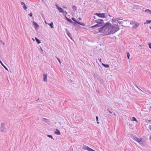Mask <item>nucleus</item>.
<instances>
[{"label":"nucleus","mask_w":151,"mask_h":151,"mask_svg":"<svg viewBox=\"0 0 151 151\" xmlns=\"http://www.w3.org/2000/svg\"><path fill=\"white\" fill-rule=\"evenodd\" d=\"M110 25L111 23L110 22H107L104 24L103 26L99 29V32L103 33L105 35H109L108 28Z\"/></svg>","instance_id":"nucleus-1"},{"label":"nucleus","mask_w":151,"mask_h":151,"mask_svg":"<svg viewBox=\"0 0 151 151\" xmlns=\"http://www.w3.org/2000/svg\"><path fill=\"white\" fill-rule=\"evenodd\" d=\"M119 28L118 25V24H113L111 25V24L110 26L108 28V30H109V35L111 34H113L119 30Z\"/></svg>","instance_id":"nucleus-2"},{"label":"nucleus","mask_w":151,"mask_h":151,"mask_svg":"<svg viewBox=\"0 0 151 151\" xmlns=\"http://www.w3.org/2000/svg\"><path fill=\"white\" fill-rule=\"evenodd\" d=\"M1 128V132H6V129L5 127V124L4 123H1V127L0 129Z\"/></svg>","instance_id":"nucleus-3"},{"label":"nucleus","mask_w":151,"mask_h":151,"mask_svg":"<svg viewBox=\"0 0 151 151\" xmlns=\"http://www.w3.org/2000/svg\"><path fill=\"white\" fill-rule=\"evenodd\" d=\"M94 15L97 16L99 17L102 18H106L107 17L106 16H105V13H95Z\"/></svg>","instance_id":"nucleus-4"},{"label":"nucleus","mask_w":151,"mask_h":151,"mask_svg":"<svg viewBox=\"0 0 151 151\" xmlns=\"http://www.w3.org/2000/svg\"><path fill=\"white\" fill-rule=\"evenodd\" d=\"M131 137L134 140L138 142H140L141 139V138H138L137 137L135 136L134 135H132Z\"/></svg>","instance_id":"nucleus-5"},{"label":"nucleus","mask_w":151,"mask_h":151,"mask_svg":"<svg viewBox=\"0 0 151 151\" xmlns=\"http://www.w3.org/2000/svg\"><path fill=\"white\" fill-rule=\"evenodd\" d=\"M71 19H72V20L73 21H74L76 23L78 24H80L81 26H85V24L83 23L79 22L77 21L76 20L75 18H74L72 17V18Z\"/></svg>","instance_id":"nucleus-6"},{"label":"nucleus","mask_w":151,"mask_h":151,"mask_svg":"<svg viewBox=\"0 0 151 151\" xmlns=\"http://www.w3.org/2000/svg\"><path fill=\"white\" fill-rule=\"evenodd\" d=\"M94 22L96 23H97L98 24H104V22H103V20L101 19H98L96 20H95L94 21Z\"/></svg>","instance_id":"nucleus-7"},{"label":"nucleus","mask_w":151,"mask_h":151,"mask_svg":"<svg viewBox=\"0 0 151 151\" xmlns=\"http://www.w3.org/2000/svg\"><path fill=\"white\" fill-rule=\"evenodd\" d=\"M65 32L69 36V37L70 38V39L71 40H73L71 34L69 32L68 30L67 29H65Z\"/></svg>","instance_id":"nucleus-8"},{"label":"nucleus","mask_w":151,"mask_h":151,"mask_svg":"<svg viewBox=\"0 0 151 151\" xmlns=\"http://www.w3.org/2000/svg\"><path fill=\"white\" fill-rule=\"evenodd\" d=\"M102 24H98V23H97V24H96L95 25L93 26H91V28H93L94 27H99L101 26H102Z\"/></svg>","instance_id":"nucleus-9"},{"label":"nucleus","mask_w":151,"mask_h":151,"mask_svg":"<svg viewBox=\"0 0 151 151\" xmlns=\"http://www.w3.org/2000/svg\"><path fill=\"white\" fill-rule=\"evenodd\" d=\"M56 6L57 7L58 9L59 10L60 12L63 13V8L58 6L57 5H56Z\"/></svg>","instance_id":"nucleus-10"},{"label":"nucleus","mask_w":151,"mask_h":151,"mask_svg":"<svg viewBox=\"0 0 151 151\" xmlns=\"http://www.w3.org/2000/svg\"><path fill=\"white\" fill-rule=\"evenodd\" d=\"M118 20H122V19H119V18H113L111 19V22H112V23H113L114 22H116V21H118Z\"/></svg>","instance_id":"nucleus-11"},{"label":"nucleus","mask_w":151,"mask_h":151,"mask_svg":"<svg viewBox=\"0 0 151 151\" xmlns=\"http://www.w3.org/2000/svg\"><path fill=\"white\" fill-rule=\"evenodd\" d=\"M33 24L34 25L35 29H38L39 27L38 24L36 22H33Z\"/></svg>","instance_id":"nucleus-12"},{"label":"nucleus","mask_w":151,"mask_h":151,"mask_svg":"<svg viewBox=\"0 0 151 151\" xmlns=\"http://www.w3.org/2000/svg\"><path fill=\"white\" fill-rule=\"evenodd\" d=\"M21 4L23 6V7L24 9L26 10V9L27 8L24 3L22 2H21Z\"/></svg>","instance_id":"nucleus-13"},{"label":"nucleus","mask_w":151,"mask_h":151,"mask_svg":"<svg viewBox=\"0 0 151 151\" xmlns=\"http://www.w3.org/2000/svg\"><path fill=\"white\" fill-rule=\"evenodd\" d=\"M43 77H44V80L43 81H47V75L45 74V73H44L43 74Z\"/></svg>","instance_id":"nucleus-14"},{"label":"nucleus","mask_w":151,"mask_h":151,"mask_svg":"<svg viewBox=\"0 0 151 151\" xmlns=\"http://www.w3.org/2000/svg\"><path fill=\"white\" fill-rule=\"evenodd\" d=\"M42 121L43 122H45L46 123H47L48 122V120L46 118H42Z\"/></svg>","instance_id":"nucleus-15"},{"label":"nucleus","mask_w":151,"mask_h":151,"mask_svg":"<svg viewBox=\"0 0 151 151\" xmlns=\"http://www.w3.org/2000/svg\"><path fill=\"white\" fill-rule=\"evenodd\" d=\"M139 25L138 23L137 22H135L134 24L133 25L132 27L134 28H136Z\"/></svg>","instance_id":"nucleus-16"},{"label":"nucleus","mask_w":151,"mask_h":151,"mask_svg":"<svg viewBox=\"0 0 151 151\" xmlns=\"http://www.w3.org/2000/svg\"><path fill=\"white\" fill-rule=\"evenodd\" d=\"M55 133L57 135H60V131L58 129H56V131L55 132Z\"/></svg>","instance_id":"nucleus-17"},{"label":"nucleus","mask_w":151,"mask_h":151,"mask_svg":"<svg viewBox=\"0 0 151 151\" xmlns=\"http://www.w3.org/2000/svg\"><path fill=\"white\" fill-rule=\"evenodd\" d=\"M0 63L1 64V65L6 70H8L7 68L5 66L2 62L0 60Z\"/></svg>","instance_id":"nucleus-18"},{"label":"nucleus","mask_w":151,"mask_h":151,"mask_svg":"<svg viewBox=\"0 0 151 151\" xmlns=\"http://www.w3.org/2000/svg\"><path fill=\"white\" fill-rule=\"evenodd\" d=\"M145 12L146 13H148L149 14H151V10L149 9H146L145 11Z\"/></svg>","instance_id":"nucleus-19"},{"label":"nucleus","mask_w":151,"mask_h":151,"mask_svg":"<svg viewBox=\"0 0 151 151\" xmlns=\"http://www.w3.org/2000/svg\"><path fill=\"white\" fill-rule=\"evenodd\" d=\"M35 39L36 40V41L37 42L38 44H39L41 43L40 40H39L37 37L35 38Z\"/></svg>","instance_id":"nucleus-20"},{"label":"nucleus","mask_w":151,"mask_h":151,"mask_svg":"<svg viewBox=\"0 0 151 151\" xmlns=\"http://www.w3.org/2000/svg\"><path fill=\"white\" fill-rule=\"evenodd\" d=\"M48 24L50 26V27L51 28H53V23L52 22H51L50 23Z\"/></svg>","instance_id":"nucleus-21"},{"label":"nucleus","mask_w":151,"mask_h":151,"mask_svg":"<svg viewBox=\"0 0 151 151\" xmlns=\"http://www.w3.org/2000/svg\"><path fill=\"white\" fill-rule=\"evenodd\" d=\"M102 65L105 67L106 68H108L109 67V65L108 64H105L104 63H102Z\"/></svg>","instance_id":"nucleus-22"},{"label":"nucleus","mask_w":151,"mask_h":151,"mask_svg":"<svg viewBox=\"0 0 151 151\" xmlns=\"http://www.w3.org/2000/svg\"><path fill=\"white\" fill-rule=\"evenodd\" d=\"M88 147V146L86 145H83V146L82 147V149L83 150H87V148Z\"/></svg>","instance_id":"nucleus-23"},{"label":"nucleus","mask_w":151,"mask_h":151,"mask_svg":"<svg viewBox=\"0 0 151 151\" xmlns=\"http://www.w3.org/2000/svg\"><path fill=\"white\" fill-rule=\"evenodd\" d=\"M86 150L88 151H93V149L89 147H87Z\"/></svg>","instance_id":"nucleus-24"},{"label":"nucleus","mask_w":151,"mask_h":151,"mask_svg":"<svg viewBox=\"0 0 151 151\" xmlns=\"http://www.w3.org/2000/svg\"><path fill=\"white\" fill-rule=\"evenodd\" d=\"M132 120L134 121H135L136 122H137V121L135 117H132Z\"/></svg>","instance_id":"nucleus-25"},{"label":"nucleus","mask_w":151,"mask_h":151,"mask_svg":"<svg viewBox=\"0 0 151 151\" xmlns=\"http://www.w3.org/2000/svg\"><path fill=\"white\" fill-rule=\"evenodd\" d=\"M72 9L76 11V7L75 6H72Z\"/></svg>","instance_id":"nucleus-26"},{"label":"nucleus","mask_w":151,"mask_h":151,"mask_svg":"<svg viewBox=\"0 0 151 151\" xmlns=\"http://www.w3.org/2000/svg\"><path fill=\"white\" fill-rule=\"evenodd\" d=\"M67 21L70 23H73V21L70 19H68Z\"/></svg>","instance_id":"nucleus-27"},{"label":"nucleus","mask_w":151,"mask_h":151,"mask_svg":"<svg viewBox=\"0 0 151 151\" xmlns=\"http://www.w3.org/2000/svg\"><path fill=\"white\" fill-rule=\"evenodd\" d=\"M127 57L129 59V56H130V54L129 52H127Z\"/></svg>","instance_id":"nucleus-28"},{"label":"nucleus","mask_w":151,"mask_h":151,"mask_svg":"<svg viewBox=\"0 0 151 151\" xmlns=\"http://www.w3.org/2000/svg\"><path fill=\"white\" fill-rule=\"evenodd\" d=\"M96 120L97 121V123L98 124H99V122H98V116H97L96 117Z\"/></svg>","instance_id":"nucleus-29"},{"label":"nucleus","mask_w":151,"mask_h":151,"mask_svg":"<svg viewBox=\"0 0 151 151\" xmlns=\"http://www.w3.org/2000/svg\"><path fill=\"white\" fill-rule=\"evenodd\" d=\"M47 136L48 137L51 138L52 139H54L52 137V135L47 134Z\"/></svg>","instance_id":"nucleus-30"},{"label":"nucleus","mask_w":151,"mask_h":151,"mask_svg":"<svg viewBox=\"0 0 151 151\" xmlns=\"http://www.w3.org/2000/svg\"><path fill=\"white\" fill-rule=\"evenodd\" d=\"M135 22L134 21H131L130 22V24H132L133 25L134 24Z\"/></svg>","instance_id":"nucleus-31"},{"label":"nucleus","mask_w":151,"mask_h":151,"mask_svg":"<svg viewBox=\"0 0 151 151\" xmlns=\"http://www.w3.org/2000/svg\"><path fill=\"white\" fill-rule=\"evenodd\" d=\"M151 22V20H147L146 21V23H147V24H149Z\"/></svg>","instance_id":"nucleus-32"},{"label":"nucleus","mask_w":151,"mask_h":151,"mask_svg":"<svg viewBox=\"0 0 151 151\" xmlns=\"http://www.w3.org/2000/svg\"><path fill=\"white\" fill-rule=\"evenodd\" d=\"M56 58L58 60V62H59V63L60 64H61V61H60V59H59V58H58L57 57H56Z\"/></svg>","instance_id":"nucleus-33"},{"label":"nucleus","mask_w":151,"mask_h":151,"mask_svg":"<svg viewBox=\"0 0 151 151\" xmlns=\"http://www.w3.org/2000/svg\"><path fill=\"white\" fill-rule=\"evenodd\" d=\"M119 20H118L117 22L119 24H122L123 23V21H120Z\"/></svg>","instance_id":"nucleus-34"},{"label":"nucleus","mask_w":151,"mask_h":151,"mask_svg":"<svg viewBox=\"0 0 151 151\" xmlns=\"http://www.w3.org/2000/svg\"><path fill=\"white\" fill-rule=\"evenodd\" d=\"M148 45L149 47L151 49V44L150 42L148 43Z\"/></svg>","instance_id":"nucleus-35"},{"label":"nucleus","mask_w":151,"mask_h":151,"mask_svg":"<svg viewBox=\"0 0 151 151\" xmlns=\"http://www.w3.org/2000/svg\"><path fill=\"white\" fill-rule=\"evenodd\" d=\"M151 122V120H146V122L147 123H148L149 122Z\"/></svg>","instance_id":"nucleus-36"},{"label":"nucleus","mask_w":151,"mask_h":151,"mask_svg":"<svg viewBox=\"0 0 151 151\" xmlns=\"http://www.w3.org/2000/svg\"><path fill=\"white\" fill-rule=\"evenodd\" d=\"M29 15L30 16V17H32V12H31L29 14Z\"/></svg>","instance_id":"nucleus-37"},{"label":"nucleus","mask_w":151,"mask_h":151,"mask_svg":"<svg viewBox=\"0 0 151 151\" xmlns=\"http://www.w3.org/2000/svg\"><path fill=\"white\" fill-rule=\"evenodd\" d=\"M76 22H73V23H72L74 25V26H75L76 25Z\"/></svg>","instance_id":"nucleus-38"},{"label":"nucleus","mask_w":151,"mask_h":151,"mask_svg":"<svg viewBox=\"0 0 151 151\" xmlns=\"http://www.w3.org/2000/svg\"><path fill=\"white\" fill-rule=\"evenodd\" d=\"M107 111L110 113L112 114V112L110 110H109V109H107Z\"/></svg>","instance_id":"nucleus-39"},{"label":"nucleus","mask_w":151,"mask_h":151,"mask_svg":"<svg viewBox=\"0 0 151 151\" xmlns=\"http://www.w3.org/2000/svg\"><path fill=\"white\" fill-rule=\"evenodd\" d=\"M149 128L150 129V130L151 131V125H150L149 126Z\"/></svg>","instance_id":"nucleus-40"},{"label":"nucleus","mask_w":151,"mask_h":151,"mask_svg":"<svg viewBox=\"0 0 151 151\" xmlns=\"http://www.w3.org/2000/svg\"><path fill=\"white\" fill-rule=\"evenodd\" d=\"M65 19H66L67 21H68V19H69V18H67V17L66 16H65Z\"/></svg>","instance_id":"nucleus-41"},{"label":"nucleus","mask_w":151,"mask_h":151,"mask_svg":"<svg viewBox=\"0 0 151 151\" xmlns=\"http://www.w3.org/2000/svg\"><path fill=\"white\" fill-rule=\"evenodd\" d=\"M77 27H80V26L79 25H77Z\"/></svg>","instance_id":"nucleus-42"},{"label":"nucleus","mask_w":151,"mask_h":151,"mask_svg":"<svg viewBox=\"0 0 151 151\" xmlns=\"http://www.w3.org/2000/svg\"><path fill=\"white\" fill-rule=\"evenodd\" d=\"M0 42H1V43H2L3 42L2 40H0Z\"/></svg>","instance_id":"nucleus-43"},{"label":"nucleus","mask_w":151,"mask_h":151,"mask_svg":"<svg viewBox=\"0 0 151 151\" xmlns=\"http://www.w3.org/2000/svg\"><path fill=\"white\" fill-rule=\"evenodd\" d=\"M78 19H79L80 20H81V19L80 18H78Z\"/></svg>","instance_id":"nucleus-44"},{"label":"nucleus","mask_w":151,"mask_h":151,"mask_svg":"<svg viewBox=\"0 0 151 151\" xmlns=\"http://www.w3.org/2000/svg\"><path fill=\"white\" fill-rule=\"evenodd\" d=\"M108 16L110 17H111V15L109 14Z\"/></svg>","instance_id":"nucleus-45"},{"label":"nucleus","mask_w":151,"mask_h":151,"mask_svg":"<svg viewBox=\"0 0 151 151\" xmlns=\"http://www.w3.org/2000/svg\"><path fill=\"white\" fill-rule=\"evenodd\" d=\"M2 43L4 45V42H2Z\"/></svg>","instance_id":"nucleus-46"},{"label":"nucleus","mask_w":151,"mask_h":151,"mask_svg":"<svg viewBox=\"0 0 151 151\" xmlns=\"http://www.w3.org/2000/svg\"><path fill=\"white\" fill-rule=\"evenodd\" d=\"M41 50H42V51L43 50L42 48H41Z\"/></svg>","instance_id":"nucleus-47"},{"label":"nucleus","mask_w":151,"mask_h":151,"mask_svg":"<svg viewBox=\"0 0 151 151\" xmlns=\"http://www.w3.org/2000/svg\"><path fill=\"white\" fill-rule=\"evenodd\" d=\"M41 50H42V51L43 50L42 48H41Z\"/></svg>","instance_id":"nucleus-48"},{"label":"nucleus","mask_w":151,"mask_h":151,"mask_svg":"<svg viewBox=\"0 0 151 151\" xmlns=\"http://www.w3.org/2000/svg\"><path fill=\"white\" fill-rule=\"evenodd\" d=\"M101 59H100V61L101 62Z\"/></svg>","instance_id":"nucleus-49"},{"label":"nucleus","mask_w":151,"mask_h":151,"mask_svg":"<svg viewBox=\"0 0 151 151\" xmlns=\"http://www.w3.org/2000/svg\"><path fill=\"white\" fill-rule=\"evenodd\" d=\"M94 19H96L95 17V16H94Z\"/></svg>","instance_id":"nucleus-50"},{"label":"nucleus","mask_w":151,"mask_h":151,"mask_svg":"<svg viewBox=\"0 0 151 151\" xmlns=\"http://www.w3.org/2000/svg\"><path fill=\"white\" fill-rule=\"evenodd\" d=\"M45 23H46V24H47V23H46V21H45Z\"/></svg>","instance_id":"nucleus-51"},{"label":"nucleus","mask_w":151,"mask_h":151,"mask_svg":"<svg viewBox=\"0 0 151 151\" xmlns=\"http://www.w3.org/2000/svg\"><path fill=\"white\" fill-rule=\"evenodd\" d=\"M150 139H151V136H150Z\"/></svg>","instance_id":"nucleus-52"},{"label":"nucleus","mask_w":151,"mask_h":151,"mask_svg":"<svg viewBox=\"0 0 151 151\" xmlns=\"http://www.w3.org/2000/svg\"><path fill=\"white\" fill-rule=\"evenodd\" d=\"M136 87H137V88H138V87H137V86L136 85Z\"/></svg>","instance_id":"nucleus-53"},{"label":"nucleus","mask_w":151,"mask_h":151,"mask_svg":"<svg viewBox=\"0 0 151 151\" xmlns=\"http://www.w3.org/2000/svg\"><path fill=\"white\" fill-rule=\"evenodd\" d=\"M33 39V40H34V39Z\"/></svg>","instance_id":"nucleus-54"},{"label":"nucleus","mask_w":151,"mask_h":151,"mask_svg":"<svg viewBox=\"0 0 151 151\" xmlns=\"http://www.w3.org/2000/svg\"><path fill=\"white\" fill-rule=\"evenodd\" d=\"M150 109H151V106H150Z\"/></svg>","instance_id":"nucleus-55"}]
</instances>
